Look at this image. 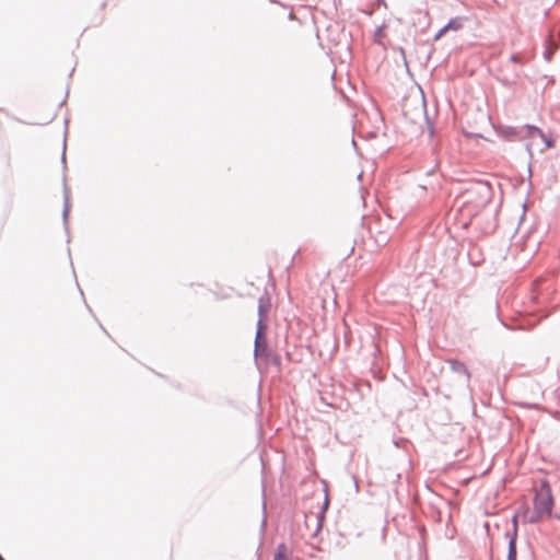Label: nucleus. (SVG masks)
I'll list each match as a JSON object with an SVG mask.
<instances>
[{
  "mask_svg": "<svg viewBox=\"0 0 560 560\" xmlns=\"http://www.w3.org/2000/svg\"><path fill=\"white\" fill-rule=\"evenodd\" d=\"M553 500L548 487L541 488L534 499V513L527 517L529 523H537L551 514Z\"/></svg>",
  "mask_w": 560,
  "mask_h": 560,
  "instance_id": "f257e3e1",
  "label": "nucleus"
},
{
  "mask_svg": "<svg viewBox=\"0 0 560 560\" xmlns=\"http://www.w3.org/2000/svg\"><path fill=\"white\" fill-rule=\"evenodd\" d=\"M266 348H267L266 337L264 335L262 327L259 326L257 334H256V339H255V354L256 355L262 354L265 352Z\"/></svg>",
  "mask_w": 560,
  "mask_h": 560,
  "instance_id": "f03ea898",
  "label": "nucleus"
},
{
  "mask_svg": "<svg viewBox=\"0 0 560 560\" xmlns=\"http://www.w3.org/2000/svg\"><path fill=\"white\" fill-rule=\"evenodd\" d=\"M291 551L285 544H279L272 560H290Z\"/></svg>",
  "mask_w": 560,
  "mask_h": 560,
  "instance_id": "7ed1b4c3",
  "label": "nucleus"
},
{
  "mask_svg": "<svg viewBox=\"0 0 560 560\" xmlns=\"http://www.w3.org/2000/svg\"><path fill=\"white\" fill-rule=\"evenodd\" d=\"M462 28V23L458 19H454L450 21L436 35V38L441 37L443 34H445L448 30L458 31Z\"/></svg>",
  "mask_w": 560,
  "mask_h": 560,
  "instance_id": "20e7f679",
  "label": "nucleus"
},
{
  "mask_svg": "<svg viewBox=\"0 0 560 560\" xmlns=\"http://www.w3.org/2000/svg\"><path fill=\"white\" fill-rule=\"evenodd\" d=\"M528 132L530 136H539L546 142L547 148L553 147V141L551 139L546 138L544 132L539 128L535 126H528Z\"/></svg>",
  "mask_w": 560,
  "mask_h": 560,
  "instance_id": "39448f33",
  "label": "nucleus"
},
{
  "mask_svg": "<svg viewBox=\"0 0 560 560\" xmlns=\"http://www.w3.org/2000/svg\"><path fill=\"white\" fill-rule=\"evenodd\" d=\"M515 537H516V533L511 538L510 544H509V558H510V560H514L515 557H516Z\"/></svg>",
  "mask_w": 560,
  "mask_h": 560,
  "instance_id": "423d86ee",
  "label": "nucleus"
},
{
  "mask_svg": "<svg viewBox=\"0 0 560 560\" xmlns=\"http://www.w3.org/2000/svg\"><path fill=\"white\" fill-rule=\"evenodd\" d=\"M385 37H386L385 27L382 26V27L377 28V31L375 32V35H374V40L377 44L382 45Z\"/></svg>",
  "mask_w": 560,
  "mask_h": 560,
  "instance_id": "0eeeda50",
  "label": "nucleus"
},
{
  "mask_svg": "<svg viewBox=\"0 0 560 560\" xmlns=\"http://www.w3.org/2000/svg\"><path fill=\"white\" fill-rule=\"evenodd\" d=\"M269 307H270V303H269V300L267 299L266 300V307L262 304L259 305V314L260 315H262L264 313L267 314L268 311H269Z\"/></svg>",
  "mask_w": 560,
  "mask_h": 560,
  "instance_id": "6e6552de",
  "label": "nucleus"
},
{
  "mask_svg": "<svg viewBox=\"0 0 560 560\" xmlns=\"http://www.w3.org/2000/svg\"><path fill=\"white\" fill-rule=\"evenodd\" d=\"M0 560H4L3 557L0 555Z\"/></svg>",
  "mask_w": 560,
  "mask_h": 560,
  "instance_id": "1a4fd4ad",
  "label": "nucleus"
}]
</instances>
